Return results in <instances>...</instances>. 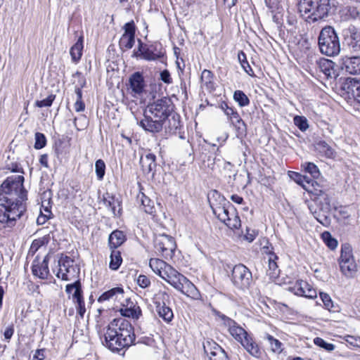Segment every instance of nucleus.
I'll return each instance as SVG.
<instances>
[{"instance_id": "obj_44", "label": "nucleus", "mask_w": 360, "mask_h": 360, "mask_svg": "<svg viewBox=\"0 0 360 360\" xmlns=\"http://www.w3.org/2000/svg\"><path fill=\"white\" fill-rule=\"evenodd\" d=\"M217 347H221L217 342L212 340H207L203 342V349L207 355L213 354L217 351Z\"/></svg>"}, {"instance_id": "obj_1", "label": "nucleus", "mask_w": 360, "mask_h": 360, "mask_svg": "<svg viewBox=\"0 0 360 360\" xmlns=\"http://www.w3.org/2000/svg\"><path fill=\"white\" fill-rule=\"evenodd\" d=\"M24 176H8L1 184L0 193V223L4 227L12 228L25 211L22 203L27 200V191L23 187Z\"/></svg>"}, {"instance_id": "obj_7", "label": "nucleus", "mask_w": 360, "mask_h": 360, "mask_svg": "<svg viewBox=\"0 0 360 360\" xmlns=\"http://www.w3.org/2000/svg\"><path fill=\"white\" fill-rule=\"evenodd\" d=\"M338 264L341 273L347 278H354L358 271L357 264L353 255L352 246L348 243L341 246Z\"/></svg>"}, {"instance_id": "obj_5", "label": "nucleus", "mask_w": 360, "mask_h": 360, "mask_svg": "<svg viewBox=\"0 0 360 360\" xmlns=\"http://www.w3.org/2000/svg\"><path fill=\"white\" fill-rule=\"evenodd\" d=\"M331 8L330 0H300L299 2L301 15L312 22L326 18Z\"/></svg>"}, {"instance_id": "obj_9", "label": "nucleus", "mask_w": 360, "mask_h": 360, "mask_svg": "<svg viewBox=\"0 0 360 360\" xmlns=\"http://www.w3.org/2000/svg\"><path fill=\"white\" fill-rule=\"evenodd\" d=\"M155 252L165 259H172L176 250L174 238L167 234L156 235L154 238Z\"/></svg>"}, {"instance_id": "obj_29", "label": "nucleus", "mask_w": 360, "mask_h": 360, "mask_svg": "<svg viewBox=\"0 0 360 360\" xmlns=\"http://www.w3.org/2000/svg\"><path fill=\"white\" fill-rule=\"evenodd\" d=\"M126 240L124 233L119 230L112 231L109 236L108 243L110 249H116Z\"/></svg>"}, {"instance_id": "obj_28", "label": "nucleus", "mask_w": 360, "mask_h": 360, "mask_svg": "<svg viewBox=\"0 0 360 360\" xmlns=\"http://www.w3.org/2000/svg\"><path fill=\"white\" fill-rule=\"evenodd\" d=\"M137 200L141 203L142 210L147 214L154 215L156 212L154 202L144 193H141L137 196Z\"/></svg>"}, {"instance_id": "obj_37", "label": "nucleus", "mask_w": 360, "mask_h": 360, "mask_svg": "<svg viewBox=\"0 0 360 360\" xmlns=\"http://www.w3.org/2000/svg\"><path fill=\"white\" fill-rule=\"evenodd\" d=\"M200 80L207 89H214V75L210 70H204L201 73Z\"/></svg>"}, {"instance_id": "obj_52", "label": "nucleus", "mask_w": 360, "mask_h": 360, "mask_svg": "<svg viewBox=\"0 0 360 360\" xmlns=\"http://www.w3.org/2000/svg\"><path fill=\"white\" fill-rule=\"evenodd\" d=\"M55 98V95L51 94L45 99L37 101L35 102V105L38 108L50 107L52 105Z\"/></svg>"}, {"instance_id": "obj_55", "label": "nucleus", "mask_w": 360, "mask_h": 360, "mask_svg": "<svg viewBox=\"0 0 360 360\" xmlns=\"http://www.w3.org/2000/svg\"><path fill=\"white\" fill-rule=\"evenodd\" d=\"M75 301L77 303L76 307H77V310L78 313L79 314V315L81 316H83L86 311V308H85L84 301L83 300L82 295L76 298L75 300Z\"/></svg>"}, {"instance_id": "obj_59", "label": "nucleus", "mask_w": 360, "mask_h": 360, "mask_svg": "<svg viewBox=\"0 0 360 360\" xmlns=\"http://www.w3.org/2000/svg\"><path fill=\"white\" fill-rule=\"evenodd\" d=\"M160 79L166 84H171L172 82L170 73L167 70H165L160 72Z\"/></svg>"}, {"instance_id": "obj_24", "label": "nucleus", "mask_w": 360, "mask_h": 360, "mask_svg": "<svg viewBox=\"0 0 360 360\" xmlns=\"http://www.w3.org/2000/svg\"><path fill=\"white\" fill-rule=\"evenodd\" d=\"M129 86L136 95L140 96L143 93L145 84L143 77L140 72H135L130 77Z\"/></svg>"}, {"instance_id": "obj_39", "label": "nucleus", "mask_w": 360, "mask_h": 360, "mask_svg": "<svg viewBox=\"0 0 360 360\" xmlns=\"http://www.w3.org/2000/svg\"><path fill=\"white\" fill-rule=\"evenodd\" d=\"M238 61L243 68V69L245 70V72L248 74L250 76L254 75V72L250 67V64L248 63L246 58V55L245 53L242 51H239L238 53Z\"/></svg>"}, {"instance_id": "obj_10", "label": "nucleus", "mask_w": 360, "mask_h": 360, "mask_svg": "<svg viewBox=\"0 0 360 360\" xmlns=\"http://www.w3.org/2000/svg\"><path fill=\"white\" fill-rule=\"evenodd\" d=\"M174 110V105L171 99L168 97H163L158 99L153 103L147 105L145 110L153 114L159 119L165 121Z\"/></svg>"}, {"instance_id": "obj_42", "label": "nucleus", "mask_w": 360, "mask_h": 360, "mask_svg": "<svg viewBox=\"0 0 360 360\" xmlns=\"http://www.w3.org/2000/svg\"><path fill=\"white\" fill-rule=\"evenodd\" d=\"M275 259H277V257L275 255H271L269 259V269L267 270V274L271 278L276 277L279 272Z\"/></svg>"}, {"instance_id": "obj_64", "label": "nucleus", "mask_w": 360, "mask_h": 360, "mask_svg": "<svg viewBox=\"0 0 360 360\" xmlns=\"http://www.w3.org/2000/svg\"><path fill=\"white\" fill-rule=\"evenodd\" d=\"M351 340H347V342L354 345V346L360 347V338H356L352 336L349 337Z\"/></svg>"}, {"instance_id": "obj_49", "label": "nucleus", "mask_w": 360, "mask_h": 360, "mask_svg": "<svg viewBox=\"0 0 360 360\" xmlns=\"http://www.w3.org/2000/svg\"><path fill=\"white\" fill-rule=\"evenodd\" d=\"M323 238L326 245L331 250H334L338 246V241L333 238L330 233L325 232L323 233Z\"/></svg>"}, {"instance_id": "obj_62", "label": "nucleus", "mask_w": 360, "mask_h": 360, "mask_svg": "<svg viewBox=\"0 0 360 360\" xmlns=\"http://www.w3.org/2000/svg\"><path fill=\"white\" fill-rule=\"evenodd\" d=\"M14 333V330L13 327H8L7 328L4 333V338L6 340H10L11 337L13 336Z\"/></svg>"}, {"instance_id": "obj_6", "label": "nucleus", "mask_w": 360, "mask_h": 360, "mask_svg": "<svg viewBox=\"0 0 360 360\" xmlns=\"http://www.w3.org/2000/svg\"><path fill=\"white\" fill-rule=\"evenodd\" d=\"M318 42L320 51L324 55L335 56L340 51L339 38L330 26H326L321 30Z\"/></svg>"}, {"instance_id": "obj_19", "label": "nucleus", "mask_w": 360, "mask_h": 360, "mask_svg": "<svg viewBox=\"0 0 360 360\" xmlns=\"http://www.w3.org/2000/svg\"><path fill=\"white\" fill-rule=\"evenodd\" d=\"M103 205L111 212L113 217H120L122 214V201L121 200L109 193L103 195Z\"/></svg>"}, {"instance_id": "obj_61", "label": "nucleus", "mask_w": 360, "mask_h": 360, "mask_svg": "<svg viewBox=\"0 0 360 360\" xmlns=\"http://www.w3.org/2000/svg\"><path fill=\"white\" fill-rule=\"evenodd\" d=\"M44 244V241L43 240L41 239H39V240H34L32 243V245H31V249L32 250H34L35 251L38 250V248L39 247H41V245H43Z\"/></svg>"}, {"instance_id": "obj_8", "label": "nucleus", "mask_w": 360, "mask_h": 360, "mask_svg": "<svg viewBox=\"0 0 360 360\" xmlns=\"http://www.w3.org/2000/svg\"><path fill=\"white\" fill-rule=\"evenodd\" d=\"M55 271L58 278L71 281L79 279L80 268L73 259L62 255L58 261V269Z\"/></svg>"}, {"instance_id": "obj_3", "label": "nucleus", "mask_w": 360, "mask_h": 360, "mask_svg": "<svg viewBox=\"0 0 360 360\" xmlns=\"http://www.w3.org/2000/svg\"><path fill=\"white\" fill-rule=\"evenodd\" d=\"M214 195L218 196L220 202L214 203L210 199V205L213 214L229 229L232 230L239 229L241 222L236 209L229 202L221 197L217 192L213 194V196Z\"/></svg>"}, {"instance_id": "obj_30", "label": "nucleus", "mask_w": 360, "mask_h": 360, "mask_svg": "<svg viewBox=\"0 0 360 360\" xmlns=\"http://www.w3.org/2000/svg\"><path fill=\"white\" fill-rule=\"evenodd\" d=\"M124 290L122 288H113L105 292H103L98 298V302H104L107 300H116L120 296L122 297Z\"/></svg>"}, {"instance_id": "obj_47", "label": "nucleus", "mask_w": 360, "mask_h": 360, "mask_svg": "<svg viewBox=\"0 0 360 360\" xmlns=\"http://www.w3.org/2000/svg\"><path fill=\"white\" fill-rule=\"evenodd\" d=\"M210 360H227L228 356L221 347H217L213 354L208 355Z\"/></svg>"}, {"instance_id": "obj_40", "label": "nucleus", "mask_w": 360, "mask_h": 360, "mask_svg": "<svg viewBox=\"0 0 360 360\" xmlns=\"http://www.w3.org/2000/svg\"><path fill=\"white\" fill-rule=\"evenodd\" d=\"M122 259L119 251L113 250L110 255V268L117 270L121 265Z\"/></svg>"}, {"instance_id": "obj_45", "label": "nucleus", "mask_w": 360, "mask_h": 360, "mask_svg": "<svg viewBox=\"0 0 360 360\" xmlns=\"http://www.w3.org/2000/svg\"><path fill=\"white\" fill-rule=\"evenodd\" d=\"M294 124L302 131H305L309 128L308 121L304 116L296 115L294 119Z\"/></svg>"}, {"instance_id": "obj_17", "label": "nucleus", "mask_w": 360, "mask_h": 360, "mask_svg": "<svg viewBox=\"0 0 360 360\" xmlns=\"http://www.w3.org/2000/svg\"><path fill=\"white\" fill-rule=\"evenodd\" d=\"M49 255H46L43 259L36 257L32 265L33 275L41 279H47L49 276Z\"/></svg>"}, {"instance_id": "obj_18", "label": "nucleus", "mask_w": 360, "mask_h": 360, "mask_svg": "<svg viewBox=\"0 0 360 360\" xmlns=\"http://www.w3.org/2000/svg\"><path fill=\"white\" fill-rule=\"evenodd\" d=\"M124 32L122 35L119 45L122 50L131 49L135 42V25L133 20L126 23L124 26Z\"/></svg>"}, {"instance_id": "obj_23", "label": "nucleus", "mask_w": 360, "mask_h": 360, "mask_svg": "<svg viewBox=\"0 0 360 360\" xmlns=\"http://www.w3.org/2000/svg\"><path fill=\"white\" fill-rule=\"evenodd\" d=\"M224 114L231 124L240 132L245 131V124L240 118L239 114L233 108L230 107Z\"/></svg>"}, {"instance_id": "obj_26", "label": "nucleus", "mask_w": 360, "mask_h": 360, "mask_svg": "<svg viewBox=\"0 0 360 360\" xmlns=\"http://www.w3.org/2000/svg\"><path fill=\"white\" fill-rule=\"evenodd\" d=\"M154 304L155 305V310L159 316L165 322H170L174 317L173 311L171 308L167 306L164 302L161 303L160 301H154Z\"/></svg>"}, {"instance_id": "obj_4", "label": "nucleus", "mask_w": 360, "mask_h": 360, "mask_svg": "<svg viewBox=\"0 0 360 360\" xmlns=\"http://www.w3.org/2000/svg\"><path fill=\"white\" fill-rule=\"evenodd\" d=\"M314 198L308 205L314 218L322 225L327 226L330 224L331 211L330 198L328 193L322 190L315 189Z\"/></svg>"}, {"instance_id": "obj_33", "label": "nucleus", "mask_w": 360, "mask_h": 360, "mask_svg": "<svg viewBox=\"0 0 360 360\" xmlns=\"http://www.w3.org/2000/svg\"><path fill=\"white\" fill-rule=\"evenodd\" d=\"M83 37H80L77 41L71 47L70 53L72 61L77 62L82 55Z\"/></svg>"}, {"instance_id": "obj_50", "label": "nucleus", "mask_w": 360, "mask_h": 360, "mask_svg": "<svg viewBox=\"0 0 360 360\" xmlns=\"http://www.w3.org/2000/svg\"><path fill=\"white\" fill-rule=\"evenodd\" d=\"M314 343L316 345H317L320 347H322L329 352L333 351L335 349L334 345H333L331 343L326 342L323 339H322L321 338L317 337V338H314Z\"/></svg>"}, {"instance_id": "obj_60", "label": "nucleus", "mask_w": 360, "mask_h": 360, "mask_svg": "<svg viewBox=\"0 0 360 360\" xmlns=\"http://www.w3.org/2000/svg\"><path fill=\"white\" fill-rule=\"evenodd\" d=\"M74 107H75V110L77 112H82L85 109V105H84V102L82 101V100H76Z\"/></svg>"}, {"instance_id": "obj_35", "label": "nucleus", "mask_w": 360, "mask_h": 360, "mask_svg": "<svg viewBox=\"0 0 360 360\" xmlns=\"http://www.w3.org/2000/svg\"><path fill=\"white\" fill-rule=\"evenodd\" d=\"M65 291L69 295L72 294L74 300L82 296V291L79 279L74 280L73 283L68 284L65 288Z\"/></svg>"}, {"instance_id": "obj_48", "label": "nucleus", "mask_w": 360, "mask_h": 360, "mask_svg": "<svg viewBox=\"0 0 360 360\" xmlns=\"http://www.w3.org/2000/svg\"><path fill=\"white\" fill-rule=\"evenodd\" d=\"M35 143H34V148L36 149H41L46 144V139L44 134L40 132H37L34 135Z\"/></svg>"}, {"instance_id": "obj_58", "label": "nucleus", "mask_w": 360, "mask_h": 360, "mask_svg": "<svg viewBox=\"0 0 360 360\" xmlns=\"http://www.w3.org/2000/svg\"><path fill=\"white\" fill-rule=\"evenodd\" d=\"M46 358V349H37L32 356V360H44Z\"/></svg>"}, {"instance_id": "obj_20", "label": "nucleus", "mask_w": 360, "mask_h": 360, "mask_svg": "<svg viewBox=\"0 0 360 360\" xmlns=\"http://www.w3.org/2000/svg\"><path fill=\"white\" fill-rule=\"evenodd\" d=\"M139 51L142 58L146 60H155L163 56L164 53L162 49L158 50L157 46L153 45L150 46H143L141 40H139Z\"/></svg>"}, {"instance_id": "obj_11", "label": "nucleus", "mask_w": 360, "mask_h": 360, "mask_svg": "<svg viewBox=\"0 0 360 360\" xmlns=\"http://www.w3.org/2000/svg\"><path fill=\"white\" fill-rule=\"evenodd\" d=\"M149 265L155 274L158 275L170 285L179 274L172 266L160 259H150Z\"/></svg>"}, {"instance_id": "obj_32", "label": "nucleus", "mask_w": 360, "mask_h": 360, "mask_svg": "<svg viewBox=\"0 0 360 360\" xmlns=\"http://www.w3.org/2000/svg\"><path fill=\"white\" fill-rule=\"evenodd\" d=\"M316 149L321 155L328 158H333L335 155V150L323 141L316 143Z\"/></svg>"}, {"instance_id": "obj_22", "label": "nucleus", "mask_w": 360, "mask_h": 360, "mask_svg": "<svg viewBox=\"0 0 360 360\" xmlns=\"http://www.w3.org/2000/svg\"><path fill=\"white\" fill-rule=\"evenodd\" d=\"M319 68L327 79H335L338 75L335 70V63L330 60L321 59L319 62Z\"/></svg>"}, {"instance_id": "obj_34", "label": "nucleus", "mask_w": 360, "mask_h": 360, "mask_svg": "<svg viewBox=\"0 0 360 360\" xmlns=\"http://www.w3.org/2000/svg\"><path fill=\"white\" fill-rule=\"evenodd\" d=\"M121 313L124 316L138 319L141 314V310L139 306L131 302L129 307L122 309Z\"/></svg>"}, {"instance_id": "obj_43", "label": "nucleus", "mask_w": 360, "mask_h": 360, "mask_svg": "<svg viewBox=\"0 0 360 360\" xmlns=\"http://www.w3.org/2000/svg\"><path fill=\"white\" fill-rule=\"evenodd\" d=\"M233 98L241 107L247 106L250 103L248 97L240 90H237L234 92Z\"/></svg>"}, {"instance_id": "obj_16", "label": "nucleus", "mask_w": 360, "mask_h": 360, "mask_svg": "<svg viewBox=\"0 0 360 360\" xmlns=\"http://www.w3.org/2000/svg\"><path fill=\"white\" fill-rule=\"evenodd\" d=\"M288 290L298 296L313 299L316 297V290L307 282L303 280H297L288 287Z\"/></svg>"}, {"instance_id": "obj_27", "label": "nucleus", "mask_w": 360, "mask_h": 360, "mask_svg": "<svg viewBox=\"0 0 360 360\" xmlns=\"http://www.w3.org/2000/svg\"><path fill=\"white\" fill-rule=\"evenodd\" d=\"M140 164L145 173H150L156 167L155 155L148 153L142 155L140 159Z\"/></svg>"}, {"instance_id": "obj_12", "label": "nucleus", "mask_w": 360, "mask_h": 360, "mask_svg": "<svg viewBox=\"0 0 360 360\" xmlns=\"http://www.w3.org/2000/svg\"><path fill=\"white\" fill-rule=\"evenodd\" d=\"M252 280V273L245 265H235L232 269L231 281L233 285L239 289H248Z\"/></svg>"}, {"instance_id": "obj_38", "label": "nucleus", "mask_w": 360, "mask_h": 360, "mask_svg": "<svg viewBox=\"0 0 360 360\" xmlns=\"http://www.w3.org/2000/svg\"><path fill=\"white\" fill-rule=\"evenodd\" d=\"M349 46L354 51H360V31L354 30L351 32Z\"/></svg>"}, {"instance_id": "obj_2", "label": "nucleus", "mask_w": 360, "mask_h": 360, "mask_svg": "<svg viewBox=\"0 0 360 360\" xmlns=\"http://www.w3.org/2000/svg\"><path fill=\"white\" fill-rule=\"evenodd\" d=\"M134 340L131 324L124 318H118L108 325L103 344L111 351L119 352L130 347Z\"/></svg>"}, {"instance_id": "obj_41", "label": "nucleus", "mask_w": 360, "mask_h": 360, "mask_svg": "<svg viewBox=\"0 0 360 360\" xmlns=\"http://www.w3.org/2000/svg\"><path fill=\"white\" fill-rule=\"evenodd\" d=\"M302 167L314 179L319 178L321 174L318 167L313 162H304L302 164Z\"/></svg>"}, {"instance_id": "obj_51", "label": "nucleus", "mask_w": 360, "mask_h": 360, "mask_svg": "<svg viewBox=\"0 0 360 360\" xmlns=\"http://www.w3.org/2000/svg\"><path fill=\"white\" fill-rule=\"evenodd\" d=\"M319 295L320 298L321 299L323 303L324 307L326 309L331 311L333 307V302L331 300L330 296L325 292H320Z\"/></svg>"}, {"instance_id": "obj_15", "label": "nucleus", "mask_w": 360, "mask_h": 360, "mask_svg": "<svg viewBox=\"0 0 360 360\" xmlns=\"http://www.w3.org/2000/svg\"><path fill=\"white\" fill-rule=\"evenodd\" d=\"M165 121L153 115V114L144 110L143 118L140 121L139 125L150 133H158L162 131Z\"/></svg>"}, {"instance_id": "obj_31", "label": "nucleus", "mask_w": 360, "mask_h": 360, "mask_svg": "<svg viewBox=\"0 0 360 360\" xmlns=\"http://www.w3.org/2000/svg\"><path fill=\"white\" fill-rule=\"evenodd\" d=\"M345 86L348 93H351L360 102V80L356 78L349 79Z\"/></svg>"}, {"instance_id": "obj_46", "label": "nucleus", "mask_w": 360, "mask_h": 360, "mask_svg": "<svg viewBox=\"0 0 360 360\" xmlns=\"http://www.w3.org/2000/svg\"><path fill=\"white\" fill-rule=\"evenodd\" d=\"M95 170L97 179L100 181L102 180L105 172V164L103 160H98L96 161Z\"/></svg>"}, {"instance_id": "obj_53", "label": "nucleus", "mask_w": 360, "mask_h": 360, "mask_svg": "<svg viewBox=\"0 0 360 360\" xmlns=\"http://www.w3.org/2000/svg\"><path fill=\"white\" fill-rule=\"evenodd\" d=\"M346 15L351 19H360V11L356 7L349 6L347 9Z\"/></svg>"}, {"instance_id": "obj_21", "label": "nucleus", "mask_w": 360, "mask_h": 360, "mask_svg": "<svg viewBox=\"0 0 360 360\" xmlns=\"http://www.w3.org/2000/svg\"><path fill=\"white\" fill-rule=\"evenodd\" d=\"M342 67L349 74H360V56L343 57L342 58Z\"/></svg>"}, {"instance_id": "obj_13", "label": "nucleus", "mask_w": 360, "mask_h": 360, "mask_svg": "<svg viewBox=\"0 0 360 360\" xmlns=\"http://www.w3.org/2000/svg\"><path fill=\"white\" fill-rule=\"evenodd\" d=\"M182 294L192 298H196L199 292L196 287L184 275L179 273L171 284Z\"/></svg>"}, {"instance_id": "obj_14", "label": "nucleus", "mask_w": 360, "mask_h": 360, "mask_svg": "<svg viewBox=\"0 0 360 360\" xmlns=\"http://www.w3.org/2000/svg\"><path fill=\"white\" fill-rule=\"evenodd\" d=\"M218 316L223 321V324L228 328L230 335L240 343L249 335L245 330L240 326L234 320L224 314H219Z\"/></svg>"}, {"instance_id": "obj_54", "label": "nucleus", "mask_w": 360, "mask_h": 360, "mask_svg": "<svg viewBox=\"0 0 360 360\" xmlns=\"http://www.w3.org/2000/svg\"><path fill=\"white\" fill-rule=\"evenodd\" d=\"M45 213L41 211L40 215L37 219V223L39 225H42L50 218L51 211L48 207L44 209Z\"/></svg>"}, {"instance_id": "obj_56", "label": "nucleus", "mask_w": 360, "mask_h": 360, "mask_svg": "<svg viewBox=\"0 0 360 360\" xmlns=\"http://www.w3.org/2000/svg\"><path fill=\"white\" fill-rule=\"evenodd\" d=\"M290 176L293 178L297 184L302 185L303 187L304 186L303 184L304 182H307V184L311 182L308 177L302 176L297 172H292V174Z\"/></svg>"}, {"instance_id": "obj_25", "label": "nucleus", "mask_w": 360, "mask_h": 360, "mask_svg": "<svg viewBox=\"0 0 360 360\" xmlns=\"http://www.w3.org/2000/svg\"><path fill=\"white\" fill-rule=\"evenodd\" d=\"M240 344L251 356L257 359L261 357L262 352L251 336L248 335Z\"/></svg>"}, {"instance_id": "obj_36", "label": "nucleus", "mask_w": 360, "mask_h": 360, "mask_svg": "<svg viewBox=\"0 0 360 360\" xmlns=\"http://www.w3.org/2000/svg\"><path fill=\"white\" fill-rule=\"evenodd\" d=\"M264 339L267 340L270 349L274 353L280 354L283 349V343L269 334H266Z\"/></svg>"}, {"instance_id": "obj_57", "label": "nucleus", "mask_w": 360, "mask_h": 360, "mask_svg": "<svg viewBox=\"0 0 360 360\" xmlns=\"http://www.w3.org/2000/svg\"><path fill=\"white\" fill-rule=\"evenodd\" d=\"M137 283L141 288H146L150 285V281L146 276L140 275L137 278Z\"/></svg>"}, {"instance_id": "obj_63", "label": "nucleus", "mask_w": 360, "mask_h": 360, "mask_svg": "<svg viewBox=\"0 0 360 360\" xmlns=\"http://www.w3.org/2000/svg\"><path fill=\"white\" fill-rule=\"evenodd\" d=\"M40 164L46 168H49L48 155L46 154L41 155L39 158Z\"/></svg>"}]
</instances>
